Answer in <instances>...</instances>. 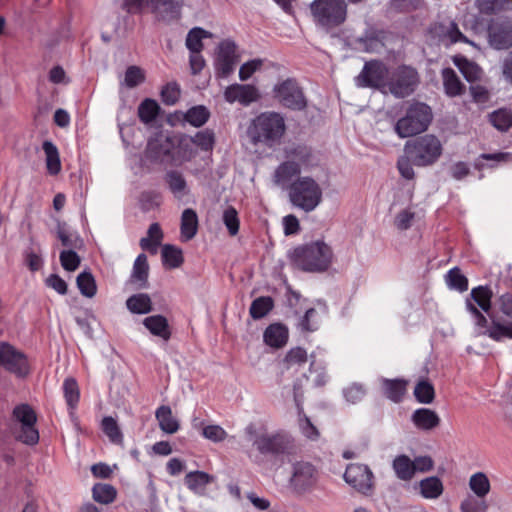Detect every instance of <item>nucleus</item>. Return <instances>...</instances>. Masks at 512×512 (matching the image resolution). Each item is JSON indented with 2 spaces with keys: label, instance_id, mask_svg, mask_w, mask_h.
I'll use <instances>...</instances> for the list:
<instances>
[{
  "label": "nucleus",
  "instance_id": "nucleus-1",
  "mask_svg": "<svg viewBox=\"0 0 512 512\" xmlns=\"http://www.w3.org/2000/svg\"><path fill=\"white\" fill-rule=\"evenodd\" d=\"M491 291L483 286L472 289L466 300V308L473 320V336H488L494 341L512 339V322L501 323L499 318L491 317V323L482 312L489 314L491 309Z\"/></svg>",
  "mask_w": 512,
  "mask_h": 512
},
{
  "label": "nucleus",
  "instance_id": "nucleus-2",
  "mask_svg": "<svg viewBox=\"0 0 512 512\" xmlns=\"http://www.w3.org/2000/svg\"><path fill=\"white\" fill-rule=\"evenodd\" d=\"M286 131L284 117L277 112H262L253 118L247 128V136L254 145L272 148L279 144Z\"/></svg>",
  "mask_w": 512,
  "mask_h": 512
},
{
  "label": "nucleus",
  "instance_id": "nucleus-3",
  "mask_svg": "<svg viewBox=\"0 0 512 512\" xmlns=\"http://www.w3.org/2000/svg\"><path fill=\"white\" fill-rule=\"evenodd\" d=\"M291 259L303 271L323 272L332 263L333 251L326 242L317 240L295 248Z\"/></svg>",
  "mask_w": 512,
  "mask_h": 512
},
{
  "label": "nucleus",
  "instance_id": "nucleus-4",
  "mask_svg": "<svg viewBox=\"0 0 512 512\" xmlns=\"http://www.w3.org/2000/svg\"><path fill=\"white\" fill-rule=\"evenodd\" d=\"M288 197L294 207L310 213L321 204L323 189L314 178L299 176L291 182Z\"/></svg>",
  "mask_w": 512,
  "mask_h": 512
},
{
  "label": "nucleus",
  "instance_id": "nucleus-5",
  "mask_svg": "<svg viewBox=\"0 0 512 512\" xmlns=\"http://www.w3.org/2000/svg\"><path fill=\"white\" fill-rule=\"evenodd\" d=\"M404 150L413 164L425 167L434 164L440 158L442 144L436 136L426 134L407 141Z\"/></svg>",
  "mask_w": 512,
  "mask_h": 512
},
{
  "label": "nucleus",
  "instance_id": "nucleus-6",
  "mask_svg": "<svg viewBox=\"0 0 512 512\" xmlns=\"http://www.w3.org/2000/svg\"><path fill=\"white\" fill-rule=\"evenodd\" d=\"M432 120V112L428 105L420 102L409 106L405 116L395 124V132L401 138L410 137L424 132Z\"/></svg>",
  "mask_w": 512,
  "mask_h": 512
},
{
  "label": "nucleus",
  "instance_id": "nucleus-7",
  "mask_svg": "<svg viewBox=\"0 0 512 512\" xmlns=\"http://www.w3.org/2000/svg\"><path fill=\"white\" fill-rule=\"evenodd\" d=\"M310 9L315 21L325 28L341 25L347 16L344 0H314Z\"/></svg>",
  "mask_w": 512,
  "mask_h": 512
},
{
  "label": "nucleus",
  "instance_id": "nucleus-8",
  "mask_svg": "<svg viewBox=\"0 0 512 512\" xmlns=\"http://www.w3.org/2000/svg\"><path fill=\"white\" fill-rule=\"evenodd\" d=\"M254 446L262 455L290 456L297 451L294 439L285 433H261L255 437Z\"/></svg>",
  "mask_w": 512,
  "mask_h": 512
},
{
  "label": "nucleus",
  "instance_id": "nucleus-9",
  "mask_svg": "<svg viewBox=\"0 0 512 512\" xmlns=\"http://www.w3.org/2000/svg\"><path fill=\"white\" fill-rule=\"evenodd\" d=\"M419 84V75L416 69L407 65H400L390 71L386 90L397 98H404L412 94Z\"/></svg>",
  "mask_w": 512,
  "mask_h": 512
},
{
  "label": "nucleus",
  "instance_id": "nucleus-10",
  "mask_svg": "<svg viewBox=\"0 0 512 512\" xmlns=\"http://www.w3.org/2000/svg\"><path fill=\"white\" fill-rule=\"evenodd\" d=\"M318 477V471L314 465L307 461H297L292 465L288 481L289 488L294 495L303 496L313 490Z\"/></svg>",
  "mask_w": 512,
  "mask_h": 512
},
{
  "label": "nucleus",
  "instance_id": "nucleus-11",
  "mask_svg": "<svg viewBox=\"0 0 512 512\" xmlns=\"http://www.w3.org/2000/svg\"><path fill=\"white\" fill-rule=\"evenodd\" d=\"M390 70L386 64L379 60H371L365 63L360 74L355 78L357 87H371L377 89L387 88Z\"/></svg>",
  "mask_w": 512,
  "mask_h": 512
},
{
  "label": "nucleus",
  "instance_id": "nucleus-12",
  "mask_svg": "<svg viewBox=\"0 0 512 512\" xmlns=\"http://www.w3.org/2000/svg\"><path fill=\"white\" fill-rule=\"evenodd\" d=\"M274 98L284 107L302 110L306 107V99L302 89L294 79H286L273 88Z\"/></svg>",
  "mask_w": 512,
  "mask_h": 512
},
{
  "label": "nucleus",
  "instance_id": "nucleus-13",
  "mask_svg": "<svg viewBox=\"0 0 512 512\" xmlns=\"http://www.w3.org/2000/svg\"><path fill=\"white\" fill-rule=\"evenodd\" d=\"M174 148L173 135L160 132L148 141L145 156L152 162L172 165Z\"/></svg>",
  "mask_w": 512,
  "mask_h": 512
},
{
  "label": "nucleus",
  "instance_id": "nucleus-14",
  "mask_svg": "<svg viewBox=\"0 0 512 512\" xmlns=\"http://www.w3.org/2000/svg\"><path fill=\"white\" fill-rule=\"evenodd\" d=\"M347 484L358 492L369 495L373 489V473L363 464H350L344 473Z\"/></svg>",
  "mask_w": 512,
  "mask_h": 512
},
{
  "label": "nucleus",
  "instance_id": "nucleus-15",
  "mask_svg": "<svg viewBox=\"0 0 512 512\" xmlns=\"http://www.w3.org/2000/svg\"><path fill=\"white\" fill-rule=\"evenodd\" d=\"M0 365L18 376L28 372L26 356L7 342H0Z\"/></svg>",
  "mask_w": 512,
  "mask_h": 512
},
{
  "label": "nucleus",
  "instance_id": "nucleus-16",
  "mask_svg": "<svg viewBox=\"0 0 512 512\" xmlns=\"http://www.w3.org/2000/svg\"><path fill=\"white\" fill-rule=\"evenodd\" d=\"M488 41L496 50L508 49L512 46V20L496 19L488 28Z\"/></svg>",
  "mask_w": 512,
  "mask_h": 512
},
{
  "label": "nucleus",
  "instance_id": "nucleus-17",
  "mask_svg": "<svg viewBox=\"0 0 512 512\" xmlns=\"http://www.w3.org/2000/svg\"><path fill=\"white\" fill-rule=\"evenodd\" d=\"M126 5L132 7L150 6L162 19L173 20L180 15V2L178 0H125Z\"/></svg>",
  "mask_w": 512,
  "mask_h": 512
},
{
  "label": "nucleus",
  "instance_id": "nucleus-18",
  "mask_svg": "<svg viewBox=\"0 0 512 512\" xmlns=\"http://www.w3.org/2000/svg\"><path fill=\"white\" fill-rule=\"evenodd\" d=\"M238 61L235 43L231 40L222 41L218 45L215 63L218 75L227 77L234 71Z\"/></svg>",
  "mask_w": 512,
  "mask_h": 512
},
{
  "label": "nucleus",
  "instance_id": "nucleus-19",
  "mask_svg": "<svg viewBox=\"0 0 512 512\" xmlns=\"http://www.w3.org/2000/svg\"><path fill=\"white\" fill-rule=\"evenodd\" d=\"M432 38L444 46H449L457 42H464L473 45L459 30L457 24L453 21L435 23L430 28Z\"/></svg>",
  "mask_w": 512,
  "mask_h": 512
},
{
  "label": "nucleus",
  "instance_id": "nucleus-20",
  "mask_svg": "<svg viewBox=\"0 0 512 512\" xmlns=\"http://www.w3.org/2000/svg\"><path fill=\"white\" fill-rule=\"evenodd\" d=\"M223 97L229 104L239 103L242 106H249L260 98L258 89L249 84H231L223 92Z\"/></svg>",
  "mask_w": 512,
  "mask_h": 512
},
{
  "label": "nucleus",
  "instance_id": "nucleus-21",
  "mask_svg": "<svg viewBox=\"0 0 512 512\" xmlns=\"http://www.w3.org/2000/svg\"><path fill=\"white\" fill-rule=\"evenodd\" d=\"M13 418L21 428L16 438L27 445H32V407L28 404L16 406L13 410Z\"/></svg>",
  "mask_w": 512,
  "mask_h": 512
},
{
  "label": "nucleus",
  "instance_id": "nucleus-22",
  "mask_svg": "<svg viewBox=\"0 0 512 512\" xmlns=\"http://www.w3.org/2000/svg\"><path fill=\"white\" fill-rule=\"evenodd\" d=\"M173 143L175 148L173 149L172 165H181L195 157L196 150L191 136L173 135Z\"/></svg>",
  "mask_w": 512,
  "mask_h": 512
},
{
  "label": "nucleus",
  "instance_id": "nucleus-23",
  "mask_svg": "<svg viewBox=\"0 0 512 512\" xmlns=\"http://www.w3.org/2000/svg\"><path fill=\"white\" fill-rule=\"evenodd\" d=\"M215 480L214 476L204 471H192L186 474L184 483L187 488L197 495H204L207 486Z\"/></svg>",
  "mask_w": 512,
  "mask_h": 512
},
{
  "label": "nucleus",
  "instance_id": "nucleus-24",
  "mask_svg": "<svg viewBox=\"0 0 512 512\" xmlns=\"http://www.w3.org/2000/svg\"><path fill=\"white\" fill-rule=\"evenodd\" d=\"M293 397L298 410V426L301 433L310 440H316L319 436L317 428L312 424L310 419L304 414L302 407L301 394L297 387H294Z\"/></svg>",
  "mask_w": 512,
  "mask_h": 512
},
{
  "label": "nucleus",
  "instance_id": "nucleus-25",
  "mask_svg": "<svg viewBox=\"0 0 512 512\" xmlns=\"http://www.w3.org/2000/svg\"><path fill=\"white\" fill-rule=\"evenodd\" d=\"M42 150L48 174L52 176L58 175L62 166L57 146L52 141L46 140L42 144Z\"/></svg>",
  "mask_w": 512,
  "mask_h": 512
},
{
  "label": "nucleus",
  "instance_id": "nucleus-26",
  "mask_svg": "<svg viewBox=\"0 0 512 512\" xmlns=\"http://www.w3.org/2000/svg\"><path fill=\"white\" fill-rule=\"evenodd\" d=\"M198 231V216L196 212L187 208L182 212L180 235L182 241H189L195 237Z\"/></svg>",
  "mask_w": 512,
  "mask_h": 512
},
{
  "label": "nucleus",
  "instance_id": "nucleus-27",
  "mask_svg": "<svg viewBox=\"0 0 512 512\" xmlns=\"http://www.w3.org/2000/svg\"><path fill=\"white\" fill-rule=\"evenodd\" d=\"M264 341L273 348L284 346L288 340L287 328L279 323L271 324L264 332Z\"/></svg>",
  "mask_w": 512,
  "mask_h": 512
},
{
  "label": "nucleus",
  "instance_id": "nucleus-28",
  "mask_svg": "<svg viewBox=\"0 0 512 512\" xmlns=\"http://www.w3.org/2000/svg\"><path fill=\"white\" fill-rule=\"evenodd\" d=\"M382 38L381 32L369 29L363 36L357 39V48L369 53L379 52L384 46Z\"/></svg>",
  "mask_w": 512,
  "mask_h": 512
},
{
  "label": "nucleus",
  "instance_id": "nucleus-29",
  "mask_svg": "<svg viewBox=\"0 0 512 512\" xmlns=\"http://www.w3.org/2000/svg\"><path fill=\"white\" fill-rule=\"evenodd\" d=\"M301 173L300 164L295 160H288L278 166L275 171L274 178L276 184L284 186L288 183L291 184L292 179L295 176L299 177Z\"/></svg>",
  "mask_w": 512,
  "mask_h": 512
},
{
  "label": "nucleus",
  "instance_id": "nucleus-30",
  "mask_svg": "<svg viewBox=\"0 0 512 512\" xmlns=\"http://www.w3.org/2000/svg\"><path fill=\"white\" fill-rule=\"evenodd\" d=\"M418 489L423 498L434 500L442 495L444 487L442 481L438 477L431 476L422 479L418 483Z\"/></svg>",
  "mask_w": 512,
  "mask_h": 512
},
{
  "label": "nucleus",
  "instance_id": "nucleus-31",
  "mask_svg": "<svg viewBox=\"0 0 512 512\" xmlns=\"http://www.w3.org/2000/svg\"><path fill=\"white\" fill-rule=\"evenodd\" d=\"M412 422L418 429L431 430L438 426L440 419L434 411L420 408L412 414Z\"/></svg>",
  "mask_w": 512,
  "mask_h": 512
},
{
  "label": "nucleus",
  "instance_id": "nucleus-32",
  "mask_svg": "<svg viewBox=\"0 0 512 512\" xmlns=\"http://www.w3.org/2000/svg\"><path fill=\"white\" fill-rule=\"evenodd\" d=\"M160 429L167 434H174L179 429V423L173 416L169 406H160L155 413Z\"/></svg>",
  "mask_w": 512,
  "mask_h": 512
},
{
  "label": "nucleus",
  "instance_id": "nucleus-33",
  "mask_svg": "<svg viewBox=\"0 0 512 512\" xmlns=\"http://www.w3.org/2000/svg\"><path fill=\"white\" fill-rule=\"evenodd\" d=\"M144 326L155 336L167 341L170 338V331L167 319L161 315H153L143 320Z\"/></svg>",
  "mask_w": 512,
  "mask_h": 512
},
{
  "label": "nucleus",
  "instance_id": "nucleus-34",
  "mask_svg": "<svg viewBox=\"0 0 512 512\" xmlns=\"http://www.w3.org/2000/svg\"><path fill=\"white\" fill-rule=\"evenodd\" d=\"M393 470L400 480L409 481L415 475V467L407 455L397 456L392 463Z\"/></svg>",
  "mask_w": 512,
  "mask_h": 512
},
{
  "label": "nucleus",
  "instance_id": "nucleus-35",
  "mask_svg": "<svg viewBox=\"0 0 512 512\" xmlns=\"http://www.w3.org/2000/svg\"><path fill=\"white\" fill-rule=\"evenodd\" d=\"M149 266L145 254H140L136 258L131 275V282L139 288H144L147 284Z\"/></svg>",
  "mask_w": 512,
  "mask_h": 512
},
{
  "label": "nucleus",
  "instance_id": "nucleus-36",
  "mask_svg": "<svg viewBox=\"0 0 512 512\" xmlns=\"http://www.w3.org/2000/svg\"><path fill=\"white\" fill-rule=\"evenodd\" d=\"M166 182L170 191L177 199H182L189 192L184 176L178 171H169L166 174Z\"/></svg>",
  "mask_w": 512,
  "mask_h": 512
},
{
  "label": "nucleus",
  "instance_id": "nucleus-37",
  "mask_svg": "<svg viewBox=\"0 0 512 512\" xmlns=\"http://www.w3.org/2000/svg\"><path fill=\"white\" fill-rule=\"evenodd\" d=\"M126 305L135 314H146L152 310L151 298L145 293L130 296L126 301Z\"/></svg>",
  "mask_w": 512,
  "mask_h": 512
},
{
  "label": "nucleus",
  "instance_id": "nucleus-38",
  "mask_svg": "<svg viewBox=\"0 0 512 512\" xmlns=\"http://www.w3.org/2000/svg\"><path fill=\"white\" fill-rule=\"evenodd\" d=\"M442 78L445 92L448 96L454 97L460 95L463 92L464 86L453 69H443Z\"/></svg>",
  "mask_w": 512,
  "mask_h": 512
},
{
  "label": "nucleus",
  "instance_id": "nucleus-39",
  "mask_svg": "<svg viewBox=\"0 0 512 512\" xmlns=\"http://www.w3.org/2000/svg\"><path fill=\"white\" fill-rule=\"evenodd\" d=\"M382 388L388 399L399 402L406 391V382L398 379H382Z\"/></svg>",
  "mask_w": 512,
  "mask_h": 512
},
{
  "label": "nucleus",
  "instance_id": "nucleus-40",
  "mask_svg": "<svg viewBox=\"0 0 512 512\" xmlns=\"http://www.w3.org/2000/svg\"><path fill=\"white\" fill-rule=\"evenodd\" d=\"M469 487L478 498H484L490 492V481L483 472H477L470 476Z\"/></svg>",
  "mask_w": 512,
  "mask_h": 512
},
{
  "label": "nucleus",
  "instance_id": "nucleus-41",
  "mask_svg": "<svg viewBox=\"0 0 512 512\" xmlns=\"http://www.w3.org/2000/svg\"><path fill=\"white\" fill-rule=\"evenodd\" d=\"M117 496V490L110 484L97 483L92 488L93 499L101 504L112 503Z\"/></svg>",
  "mask_w": 512,
  "mask_h": 512
},
{
  "label": "nucleus",
  "instance_id": "nucleus-42",
  "mask_svg": "<svg viewBox=\"0 0 512 512\" xmlns=\"http://www.w3.org/2000/svg\"><path fill=\"white\" fill-rule=\"evenodd\" d=\"M211 36L212 34L203 28L195 27L187 34L186 47L190 52H201L203 49L202 40Z\"/></svg>",
  "mask_w": 512,
  "mask_h": 512
},
{
  "label": "nucleus",
  "instance_id": "nucleus-43",
  "mask_svg": "<svg viewBox=\"0 0 512 512\" xmlns=\"http://www.w3.org/2000/svg\"><path fill=\"white\" fill-rule=\"evenodd\" d=\"M62 388L68 407L72 410L75 409L80 398V391L77 381L71 377L66 378L63 382Z\"/></svg>",
  "mask_w": 512,
  "mask_h": 512
},
{
  "label": "nucleus",
  "instance_id": "nucleus-44",
  "mask_svg": "<svg viewBox=\"0 0 512 512\" xmlns=\"http://www.w3.org/2000/svg\"><path fill=\"white\" fill-rule=\"evenodd\" d=\"M417 219V214L413 208L407 207L401 209L394 217V226L401 231L408 230L413 226Z\"/></svg>",
  "mask_w": 512,
  "mask_h": 512
},
{
  "label": "nucleus",
  "instance_id": "nucleus-45",
  "mask_svg": "<svg viewBox=\"0 0 512 512\" xmlns=\"http://www.w3.org/2000/svg\"><path fill=\"white\" fill-rule=\"evenodd\" d=\"M455 64L468 82L477 81L482 76L481 68L477 64L470 62L467 59H456Z\"/></svg>",
  "mask_w": 512,
  "mask_h": 512
},
{
  "label": "nucleus",
  "instance_id": "nucleus-46",
  "mask_svg": "<svg viewBox=\"0 0 512 512\" xmlns=\"http://www.w3.org/2000/svg\"><path fill=\"white\" fill-rule=\"evenodd\" d=\"M273 305L271 297H259L252 302L249 310L250 315L253 319H261L272 310Z\"/></svg>",
  "mask_w": 512,
  "mask_h": 512
},
{
  "label": "nucleus",
  "instance_id": "nucleus-47",
  "mask_svg": "<svg viewBox=\"0 0 512 512\" xmlns=\"http://www.w3.org/2000/svg\"><path fill=\"white\" fill-rule=\"evenodd\" d=\"M162 260L166 267L177 268L183 263L182 251L175 246L165 245L162 248Z\"/></svg>",
  "mask_w": 512,
  "mask_h": 512
},
{
  "label": "nucleus",
  "instance_id": "nucleus-48",
  "mask_svg": "<svg viewBox=\"0 0 512 512\" xmlns=\"http://www.w3.org/2000/svg\"><path fill=\"white\" fill-rule=\"evenodd\" d=\"M77 286L82 295L92 298L97 292V286L93 275L89 272H82L77 276Z\"/></svg>",
  "mask_w": 512,
  "mask_h": 512
},
{
  "label": "nucleus",
  "instance_id": "nucleus-49",
  "mask_svg": "<svg viewBox=\"0 0 512 512\" xmlns=\"http://www.w3.org/2000/svg\"><path fill=\"white\" fill-rule=\"evenodd\" d=\"M210 113L204 106H195L190 108L185 114V120L194 127L204 125L209 119Z\"/></svg>",
  "mask_w": 512,
  "mask_h": 512
},
{
  "label": "nucleus",
  "instance_id": "nucleus-50",
  "mask_svg": "<svg viewBox=\"0 0 512 512\" xmlns=\"http://www.w3.org/2000/svg\"><path fill=\"white\" fill-rule=\"evenodd\" d=\"M492 125L501 131H506L512 127V110L499 109L490 115Z\"/></svg>",
  "mask_w": 512,
  "mask_h": 512
},
{
  "label": "nucleus",
  "instance_id": "nucleus-51",
  "mask_svg": "<svg viewBox=\"0 0 512 512\" xmlns=\"http://www.w3.org/2000/svg\"><path fill=\"white\" fill-rule=\"evenodd\" d=\"M414 396L417 401L424 404H429L434 400L435 391L433 385L426 381L421 380L414 388Z\"/></svg>",
  "mask_w": 512,
  "mask_h": 512
},
{
  "label": "nucleus",
  "instance_id": "nucleus-52",
  "mask_svg": "<svg viewBox=\"0 0 512 512\" xmlns=\"http://www.w3.org/2000/svg\"><path fill=\"white\" fill-rule=\"evenodd\" d=\"M159 112V105L152 99H145L138 108V115L142 122H152Z\"/></svg>",
  "mask_w": 512,
  "mask_h": 512
},
{
  "label": "nucleus",
  "instance_id": "nucleus-53",
  "mask_svg": "<svg viewBox=\"0 0 512 512\" xmlns=\"http://www.w3.org/2000/svg\"><path fill=\"white\" fill-rule=\"evenodd\" d=\"M222 221L231 236L237 235L239 232L240 220L238 217V212L234 207L228 206L224 209L222 214Z\"/></svg>",
  "mask_w": 512,
  "mask_h": 512
},
{
  "label": "nucleus",
  "instance_id": "nucleus-54",
  "mask_svg": "<svg viewBox=\"0 0 512 512\" xmlns=\"http://www.w3.org/2000/svg\"><path fill=\"white\" fill-rule=\"evenodd\" d=\"M291 159L300 164L301 171L314 165V155L307 147H297L291 152Z\"/></svg>",
  "mask_w": 512,
  "mask_h": 512
},
{
  "label": "nucleus",
  "instance_id": "nucleus-55",
  "mask_svg": "<svg viewBox=\"0 0 512 512\" xmlns=\"http://www.w3.org/2000/svg\"><path fill=\"white\" fill-rule=\"evenodd\" d=\"M446 282L450 288L456 289L460 292L466 291L468 288L467 278L461 274L458 268L449 270L446 275Z\"/></svg>",
  "mask_w": 512,
  "mask_h": 512
},
{
  "label": "nucleus",
  "instance_id": "nucleus-56",
  "mask_svg": "<svg viewBox=\"0 0 512 512\" xmlns=\"http://www.w3.org/2000/svg\"><path fill=\"white\" fill-rule=\"evenodd\" d=\"M102 429L107 437L113 443H121L123 436L116 420L112 417H104L102 420Z\"/></svg>",
  "mask_w": 512,
  "mask_h": 512
},
{
  "label": "nucleus",
  "instance_id": "nucleus-57",
  "mask_svg": "<svg viewBox=\"0 0 512 512\" xmlns=\"http://www.w3.org/2000/svg\"><path fill=\"white\" fill-rule=\"evenodd\" d=\"M193 145L199 147L201 150L209 151L214 145V134L212 131L206 129L196 133L192 137Z\"/></svg>",
  "mask_w": 512,
  "mask_h": 512
},
{
  "label": "nucleus",
  "instance_id": "nucleus-58",
  "mask_svg": "<svg viewBox=\"0 0 512 512\" xmlns=\"http://www.w3.org/2000/svg\"><path fill=\"white\" fill-rule=\"evenodd\" d=\"M202 436L217 443L226 439L227 432L219 425H206L202 428Z\"/></svg>",
  "mask_w": 512,
  "mask_h": 512
},
{
  "label": "nucleus",
  "instance_id": "nucleus-59",
  "mask_svg": "<svg viewBox=\"0 0 512 512\" xmlns=\"http://www.w3.org/2000/svg\"><path fill=\"white\" fill-rule=\"evenodd\" d=\"M144 81V73L142 69L137 66H130L126 70L124 77V84L127 87L133 88Z\"/></svg>",
  "mask_w": 512,
  "mask_h": 512
},
{
  "label": "nucleus",
  "instance_id": "nucleus-60",
  "mask_svg": "<svg viewBox=\"0 0 512 512\" xmlns=\"http://www.w3.org/2000/svg\"><path fill=\"white\" fill-rule=\"evenodd\" d=\"M60 261L63 268L67 271H74L80 264L78 254L73 250H64L60 254Z\"/></svg>",
  "mask_w": 512,
  "mask_h": 512
},
{
  "label": "nucleus",
  "instance_id": "nucleus-61",
  "mask_svg": "<svg viewBox=\"0 0 512 512\" xmlns=\"http://www.w3.org/2000/svg\"><path fill=\"white\" fill-rule=\"evenodd\" d=\"M475 3L479 11L487 15L506 9L504 0H476Z\"/></svg>",
  "mask_w": 512,
  "mask_h": 512
},
{
  "label": "nucleus",
  "instance_id": "nucleus-62",
  "mask_svg": "<svg viewBox=\"0 0 512 512\" xmlns=\"http://www.w3.org/2000/svg\"><path fill=\"white\" fill-rule=\"evenodd\" d=\"M284 361L287 367L304 364L307 361V352L301 347L292 348Z\"/></svg>",
  "mask_w": 512,
  "mask_h": 512
},
{
  "label": "nucleus",
  "instance_id": "nucleus-63",
  "mask_svg": "<svg viewBox=\"0 0 512 512\" xmlns=\"http://www.w3.org/2000/svg\"><path fill=\"white\" fill-rule=\"evenodd\" d=\"M422 6V0H392L390 7L397 12H410Z\"/></svg>",
  "mask_w": 512,
  "mask_h": 512
},
{
  "label": "nucleus",
  "instance_id": "nucleus-64",
  "mask_svg": "<svg viewBox=\"0 0 512 512\" xmlns=\"http://www.w3.org/2000/svg\"><path fill=\"white\" fill-rule=\"evenodd\" d=\"M162 100L168 105H173L179 99L180 89L176 83H168L161 92Z\"/></svg>",
  "mask_w": 512,
  "mask_h": 512
}]
</instances>
